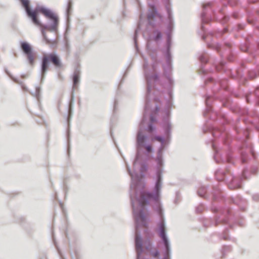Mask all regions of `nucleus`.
I'll list each match as a JSON object with an SVG mask.
<instances>
[{
  "label": "nucleus",
  "mask_w": 259,
  "mask_h": 259,
  "mask_svg": "<svg viewBox=\"0 0 259 259\" xmlns=\"http://www.w3.org/2000/svg\"><path fill=\"white\" fill-rule=\"evenodd\" d=\"M215 175L217 179L219 181H224L228 179L226 172L223 170H218Z\"/></svg>",
  "instance_id": "dca6fc26"
},
{
  "label": "nucleus",
  "mask_w": 259,
  "mask_h": 259,
  "mask_svg": "<svg viewBox=\"0 0 259 259\" xmlns=\"http://www.w3.org/2000/svg\"><path fill=\"white\" fill-rule=\"evenodd\" d=\"M152 59H153V60L154 59V56H152Z\"/></svg>",
  "instance_id": "69168bd1"
},
{
  "label": "nucleus",
  "mask_w": 259,
  "mask_h": 259,
  "mask_svg": "<svg viewBox=\"0 0 259 259\" xmlns=\"http://www.w3.org/2000/svg\"><path fill=\"white\" fill-rule=\"evenodd\" d=\"M159 251L158 249H156L154 252H151V254L154 257H158L159 255Z\"/></svg>",
  "instance_id": "f704fd0d"
},
{
  "label": "nucleus",
  "mask_w": 259,
  "mask_h": 259,
  "mask_svg": "<svg viewBox=\"0 0 259 259\" xmlns=\"http://www.w3.org/2000/svg\"><path fill=\"white\" fill-rule=\"evenodd\" d=\"M227 28H224L223 30L219 31L217 33L215 34L216 37H220L221 36L222 33H225L227 31Z\"/></svg>",
  "instance_id": "c9c22d12"
},
{
  "label": "nucleus",
  "mask_w": 259,
  "mask_h": 259,
  "mask_svg": "<svg viewBox=\"0 0 259 259\" xmlns=\"http://www.w3.org/2000/svg\"><path fill=\"white\" fill-rule=\"evenodd\" d=\"M236 132L238 134H243V138L238 137V139L240 140L241 142V146L240 148V153L241 155V159L242 163L246 162L249 157L251 155L253 158H255L254 152L251 147L248 144L246 143V140L248 138V132L247 131L236 128Z\"/></svg>",
  "instance_id": "39448f33"
},
{
  "label": "nucleus",
  "mask_w": 259,
  "mask_h": 259,
  "mask_svg": "<svg viewBox=\"0 0 259 259\" xmlns=\"http://www.w3.org/2000/svg\"><path fill=\"white\" fill-rule=\"evenodd\" d=\"M213 80V79L212 78H209V79H208L206 81H205V83H207L208 82H211Z\"/></svg>",
  "instance_id": "864d4df0"
},
{
  "label": "nucleus",
  "mask_w": 259,
  "mask_h": 259,
  "mask_svg": "<svg viewBox=\"0 0 259 259\" xmlns=\"http://www.w3.org/2000/svg\"><path fill=\"white\" fill-rule=\"evenodd\" d=\"M258 75H259V69L258 70L257 72L253 70L248 71V76L250 79L255 78Z\"/></svg>",
  "instance_id": "5701e85b"
},
{
  "label": "nucleus",
  "mask_w": 259,
  "mask_h": 259,
  "mask_svg": "<svg viewBox=\"0 0 259 259\" xmlns=\"http://www.w3.org/2000/svg\"><path fill=\"white\" fill-rule=\"evenodd\" d=\"M156 63H153L152 64L153 71L155 73L153 74H150L147 70V67L148 65V61L145 60L143 64L145 76L147 81V91L143 116L139 124V130L136 137V147L137 152L136 158L134 162V166L141 159L143 154L148 155L153 152V149L152 145L147 144V142L148 139V136L146 135L143 134L142 131L144 128L145 121L147 120V114L150 108V100L149 99L150 93L153 87L154 83L159 80V76L158 74L156 73Z\"/></svg>",
  "instance_id": "f03ea898"
},
{
  "label": "nucleus",
  "mask_w": 259,
  "mask_h": 259,
  "mask_svg": "<svg viewBox=\"0 0 259 259\" xmlns=\"http://www.w3.org/2000/svg\"><path fill=\"white\" fill-rule=\"evenodd\" d=\"M130 197L133 215L135 221V249L137 252V259H141V255L143 251V248L142 238L139 232V228L140 226L146 227L147 226V219L143 213V208L140 210L137 209L132 192H130Z\"/></svg>",
  "instance_id": "20e7f679"
},
{
  "label": "nucleus",
  "mask_w": 259,
  "mask_h": 259,
  "mask_svg": "<svg viewBox=\"0 0 259 259\" xmlns=\"http://www.w3.org/2000/svg\"><path fill=\"white\" fill-rule=\"evenodd\" d=\"M140 24H138L137 28L135 30V34H134V43H135V47H136L137 49V33H138V31L140 30Z\"/></svg>",
  "instance_id": "a878e982"
},
{
  "label": "nucleus",
  "mask_w": 259,
  "mask_h": 259,
  "mask_svg": "<svg viewBox=\"0 0 259 259\" xmlns=\"http://www.w3.org/2000/svg\"><path fill=\"white\" fill-rule=\"evenodd\" d=\"M256 171H257V169H254V170H253L252 171V172H253V174H255V173L256 172Z\"/></svg>",
  "instance_id": "13d9d810"
},
{
  "label": "nucleus",
  "mask_w": 259,
  "mask_h": 259,
  "mask_svg": "<svg viewBox=\"0 0 259 259\" xmlns=\"http://www.w3.org/2000/svg\"><path fill=\"white\" fill-rule=\"evenodd\" d=\"M70 7V4H67V9H66V12H67V13H69Z\"/></svg>",
  "instance_id": "8fccbe9b"
},
{
  "label": "nucleus",
  "mask_w": 259,
  "mask_h": 259,
  "mask_svg": "<svg viewBox=\"0 0 259 259\" xmlns=\"http://www.w3.org/2000/svg\"><path fill=\"white\" fill-rule=\"evenodd\" d=\"M219 83L222 89L227 90V80L226 79L219 80Z\"/></svg>",
  "instance_id": "393cba45"
},
{
  "label": "nucleus",
  "mask_w": 259,
  "mask_h": 259,
  "mask_svg": "<svg viewBox=\"0 0 259 259\" xmlns=\"http://www.w3.org/2000/svg\"><path fill=\"white\" fill-rule=\"evenodd\" d=\"M165 138L161 136H155L154 139L160 142L156 158L157 165L155 174L153 176L154 185L151 191L144 190L145 185L137 172H132L128 166H126L128 174L131 177L130 193L133 194V200L136 204L137 209L143 208V213L146 215V205L150 202L153 203V208L159 217L160 222L158 224L157 231L161 239L164 248L170 247L169 240L167 236L166 226L163 215V210L161 203V193L163 185L162 174L163 172V151L169 143L171 130H164Z\"/></svg>",
  "instance_id": "f257e3e1"
},
{
  "label": "nucleus",
  "mask_w": 259,
  "mask_h": 259,
  "mask_svg": "<svg viewBox=\"0 0 259 259\" xmlns=\"http://www.w3.org/2000/svg\"><path fill=\"white\" fill-rule=\"evenodd\" d=\"M212 136L215 138H220L222 142L225 144H229L228 139L229 136L225 130H221L218 128H214L211 131Z\"/></svg>",
  "instance_id": "9d476101"
},
{
  "label": "nucleus",
  "mask_w": 259,
  "mask_h": 259,
  "mask_svg": "<svg viewBox=\"0 0 259 259\" xmlns=\"http://www.w3.org/2000/svg\"><path fill=\"white\" fill-rule=\"evenodd\" d=\"M156 121V117L154 116H153L152 114H151L150 115V121H151L150 123H153V122H155Z\"/></svg>",
  "instance_id": "a19ab883"
},
{
  "label": "nucleus",
  "mask_w": 259,
  "mask_h": 259,
  "mask_svg": "<svg viewBox=\"0 0 259 259\" xmlns=\"http://www.w3.org/2000/svg\"><path fill=\"white\" fill-rule=\"evenodd\" d=\"M207 46L208 48L213 49L217 51L218 52H220L222 50L224 49L225 46H223L222 45L215 42H211V44H208Z\"/></svg>",
  "instance_id": "f3484780"
},
{
  "label": "nucleus",
  "mask_w": 259,
  "mask_h": 259,
  "mask_svg": "<svg viewBox=\"0 0 259 259\" xmlns=\"http://www.w3.org/2000/svg\"><path fill=\"white\" fill-rule=\"evenodd\" d=\"M213 3L212 2H209L203 4V12L201 14V28L204 30V25L207 23L210 20L209 14H208V9H211Z\"/></svg>",
  "instance_id": "1a4fd4ad"
},
{
  "label": "nucleus",
  "mask_w": 259,
  "mask_h": 259,
  "mask_svg": "<svg viewBox=\"0 0 259 259\" xmlns=\"http://www.w3.org/2000/svg\"><path fill=\"white\" fill-rule=\"evenodd\" d=\"M162 259H171V248H164Z\"/></svg>",
  "instance_id": "aec40b11"
},
{
  "label": "nucleus",
  "mask_w": 259,
  "mask_h": 259,
  "mask_svg": "<svg viewBox=\"0 0 259 259\" xmlns=\"http://www.w3.org/2000/svg\"><path fill=\"white\" fill-rule=\"evenodd\" d=\"M68 137H69V134H68ZM68 141H69V137H68Z\"/></svg>",
  "instance_id": "e2e57ef3"
},
{
  "label": "nucleus",
  "mask_w": 259,
  "mask_h": 259,
  "mask_svg": "<svg viewBox=\"0 0 259 259\" xmlns=\"http://www.w3.org/2000/svg\"><path fill=\"white\" fill-rule=\"evenodd\" d=\"M235 2L234 3V0H228V2L231 5L234 6V5H237L238 2V0H235Z\"/></svg>",
  "instance_id": "ea45409f"
},
{
  "label": "nucleus",
  "mask_w": 259,
  "mask_h": 259,
  "mask_svg": "<svg viewBox=\"0 0 259 259\" xmlns=\"http://www.w3.org/2000/svg\"><path fill=\"white\" fill-rule=\"evenodd\" d=\"M206 191V188L205 186H202L198 190V195L200 197H204Z\"/></svg>",
  "instance_id": "4be33fe9"
},
{
  "label": "nucleus",
  "mask_w": 259,
  "mask_h": 259,
  "mask_svg": "<svg viewBox=\"0 0 259 259\" xmlns=\"http://www.w3.org/2000/svg\"><path fill=\"white\" fill-rule=\"evenodd\" d=\"M171 46V39L167 40L166 41V52L165 55H169V56H171L170 50Z\"/></svg>",
  "instance_id": "bb28decb"
},
{
  "label": "nucleus",
  "mask_w": 259,
  "mask_h": 259,
  "mask_svg": "<svg viewBox=\"0 0 259 259\" xmlns=\"http://www.w3.org/2000/svg\"><path fill=\"white\" fill-rule=\"evenodd\" d=\"M21 84V88L23 91H28L27 88L22 82L19 83Z\"/></svg>",
  "instance_id": "37998d69"
},
{
  "label": "nucleus",
  "mask_w": 259,
  "mask_h": 259,
  "mask_svg": "<svg viewBox=\"0 0 259 259\" xmlns=\"http://www.w3.org/2000/svg\"><path fill=\"white\" fill-rule=\"evenodd\" d=\"M6 72L9 76V77H11V78L14 81H15L16 82L19 83L18 80L16 79L13 78L8 71L6 70Z\"/></svg>",
  "instance_id": "c03bdc74"
},
{
  "label": "nucleus",
  "mask_w": 259,
  "mask_h": 259,
  "mask_svg": "<svg viewBox=\"0 0 259 259\" xmlns=\"http://www.w3.org/2000/svg\"><path fill=\"white\" fill-rule=\"evenodd\" d=\"M117 105V101L116 100H115L114 103V108H113L114 111H115V110L116 109Z\"/></svg>",
  "instance_id": "de8ad7c7"
},
{
  "label": "nucleus",
  "mask_w": 259,
  "mask_h": 259,
  "mask_svg": "<svg viewBox=\"0 0 259 259\" xmlns=\"http://www.w3.org/2000/svg\"><path fill=\"white\" fill-rule=\"evenodd\" d=\"M40 91V88L36 87L35 92H30V94L36 99L38 103L40 102V99L41 97Z\"/></svg>",
  "instance_id": "a211bd4d"
},
{
  "label": "nucleus",
  "mask_w": 259,
  "mask_h": 259,
  "mask_svg": "<svg viewBox=\"0 0 259 259\" xmlns=\"http://www.w3.org/2000/svg\"><path fill=\"white\" fill-rule=\"evenodd\" d=\"M240 50L243 52H246L248 50V45L246 43L240 46Z\"/></svg>",
  "instance_id": "473e14b6"
},
{
  "label": "nucleus",
  "mask_w": 259,
  "mask_h": 259,
  "mask_svg": "<svg viewBox=\"0 0 259 259\" xmlns=\"http://www.w3.org/2000/svg\"><path fill=\"white\" fill-rule=\"evenodd\" d=\"M224 65L223 63H221L220 65L216 66V70L218 71H220L221 70L224 69Z\"/></svg>",
  "instance_id": "e433bc0d"
},
{
  "label": "nucleus",
  "mask_w": 259,
  "mask_h": 259,
  "mask_svg": "<svg viewBox=\"0 0 259 259\" xmlns=\"http://www.w3.org/2000/svg\"><path fill=\"white\" fill-rule=\"evenodd\" d=\"M202 207H203V206H202L197 207L196 208V212L198 213L201 212L203 209Z\"/></svg>",
  "instance_id": "a18cd8bd"
},
{
  "label": "nucleus",
  "mask_w": 259,
  "mask_h": 259,
  "mask_svg": "<svg viewBox=\"0 0 259 259\" xmlns=\"http://www.w3.org/2000/svg\"><path fill=\"white\" fill-rule=\"evenodd\" d=\"M213 197H214V199H217L215 194H213Z\"/></svg>",
  "instance_id": "052dcab7"
},
{
  "label": "nucleus",
  "mask_w": 259,
  "mask_h": 259,
  "mask_svg": "<svg viewBox=\"0 0 259 259\" xmlns=\"http://www.w3.org/2000/svg\"><path fill=\"white\" fill-rule=\"evenodd\" d=\"M254 95L257 100V103L259 104V86L256 88L254 91Z\"/></svg>",
  "instance_id": "72a5a7b5"
},
{
  "label": "nucleus",
  "mask_w": 259,
  "mask_h": 259,
  "mask_svg": "<svg viewBox=\"0 0 259 259\" xmlns=\"http://www.w3.org/2000/svg\"><path fill=\"white\" fill-rule=\"evenodd\" d=\"M225 47H228V48H230L231 47V44L229 42H226L225 44Z\"/></svg>",
  "instance_id": "09e8293b"
},
{
  "label": "nucleus",
  "mask_w": 259,
  "mask_h": 259,
  "mask_svg": "<svg viewBox=\"0 0 259 259\" xmlns=\"http://www.w3.org/2000/svg\"><path fill=\"white\" fill-rule=\"evenodd\" d=\"M144 245L145 248L147 250H150V249L151 248V244L150 243V241L149 240H147L146 241H145Z\"/></svg>",
  "instance_id": "2f4dec72"
},
{
  "label": "nucleus",
  "mask_w": 259,
  "mask_h": 259,
  "mask_svg": "<svg viewBox=\"0 0 259 259\" xmlns=\"http://www.w3.org/2000/svg\"><path fill=\"white\" fill-rule=\"evenodd\" d=\"M246 170H244L242 176L240 178L232 177L231 181L228 184V187L230 189H235L241 187V181L243 179H246Z\"/></svg>",
  "instance_id": "f8f14e48"
},
{
  "label": "nucleus",
  "mask_w": 259,
  "mask_h": 259,
  "mask_svg": "<svg viewBox=\"0 0 259 259\" xmlns=\"http://www.w3.org/2000/svg\"><path fill=\"white\" fill-rule=\"evenodd\" d=\"M162 33L159 30H155L153 31V39L155 41H157L162 38Z\"/></svg>",
  "instance_id": "6ab92c4d"
},
{
  "label": "nucleus",
  "mask_w": 259,
  "mask_h": 259,
  "mask_svg": "<svg viewBox=\"0 0 259 259\" xmlns=\"http://www.w3.org/2000/svg\"><path fill=\"white\" fill-rule=\"evenodd\" d=\"M224 239L225 240H227V239H228L227 236H224Z\"/></svg>",
  "instance_id": "bf43d9fd"
},
{
  "label": "nucleus",
  "mask_w": 259,
  "mask_h": 259,
  "mask_svg": "<svg viewBox=\"0 0 259 259\" xmlns=\"http://www.w3.org/2000/svg\"><path fill=\"white\" fill-rule=\"evenodd\" d=\"M244 26L242 24H239L237 26V30L242 29Z\"/></svg>",
  "instance_id": "49530a36"
},
{
  "label": "nucleus",
  "mask_w": 259,
  "mask_h": 259,
  "mask_svg": "<svg viewBox=\"0 0 259 259\" xmlns=\"http://www.w3.org/2000/svg\"><path fill=\"white\" fill-rule=\"evenodd\" d=\"M80 70L77 68L75 70L73 74L72 80H73V88H76L77 84L79 82L80 79Z\"/></svg>",
  "instance_id": "2eb2a0df"
},
{
  "label": "nucleus",
  "mask_w": 259,
  "mask_h": 259,
  "mask_svg": "<svg viewBox=\"0 0 259 259\" xmlns=\"http://www.w3.org/2000/svg\"><path fill=\"white\" fill-rule=\"evenodd\" d=\"M252 199L253 200H254L255 201H259V194H255L253 195Z\"/></svg>",
  "instance_id": "4c0bfd02"
},
{
  "label": "nucleus",
  "mask_w": 259,
  "mask_h": 259,
  "mask_svg": "<svg viewBox=\"0 0 259 259\" xmlns=\"http://www.w3.org/2000/svg\"><path fill=\"white\" fill-rule=\"evenodd\" d=\"M156 17H159L160 19L161 18V16L158 13L156 7L154 5H151L147 15V19L150 25H154V24L151 22V20Z\"/></svg>",
  "instance_id": "ddd939ff"
},
{
  "label": "nucleus",
  "mask_w": 259,
  "mask_h": 259,
  "mask_svg": "<svg viewBox=\"0 0 259 259\" xmlns=\"http://www.w3.org/2000/svg\"><path fill=\"white\" fill-rule=\"evenodd\" d=\"M147 170V166L145 164H142L141 165L140 171L141 176H144V173Z\"/></svg>",
  "instance_id": "cd10ccee"
},
{
  "label": "nucleus",
  "mask_w": 259,
  "mask_h": 259,
  "mask_svg": "<svg viewBox=\"0 0 259 259\" xmlns=\"http://www.w3.org/2000/svg\"><path fill=\"white\" fill-rule=\"evenodd\" d=\"M20 47L23 53L26 56L29 63L30 65H33L35 55L31 46L27 42L22 41L21 42Z\"/></svg>",
  "instance_id": "6e6552de"
},
{
  "label": "nucleus",
  "mask_w": 259,
  "mask_h": 259,
  "mask_svg": "<svg viewBox=\"0 0 259 259\" xmlns=\"http://www.w3.org/2000/svg\"><path fill=\"white\" fill-rule=\"evenodd\" d=\"M232 16H233V17L235 19H236V18H238V15H237V14H236V13H234V14H232Z\"/></svg>",
  "instance_id": "5fc2aeb1"
},
{
  "label": "nucleus",
  "mask_w": 259,
  "mask_h": 259,
  "mask_svg": "<svg viewBox=\"0 0 259 259\" xmlns=\"http://www.w3.org/2000/svg\"><path fill=\"white\" fill-rule=\"evenodd\" d=\"M171 33L169 31H166V34L167 35V40H169L171 39Z\"/></svg>",
  "instance_id": "58836bf2"
},
{
  "label": "nucleus",
  "mask_w": 259,
  "mask_h": 259,
  "mask_svg": "<svg viewBox=\"0 0 259 259\" xmlns=\"http://www.w3.org/2000/svg\"><path fill=\"white\" fill-rule=\"evenodd\" d=\"M257 47H258V48L259 49V42H258V44H257Z\"/></svg>",
  "instance_id": "0e129e2a"
},
{
  "label": "nucleus",
  "mask_w": 259,
  "mask_h": 259,
  "mask_svg": "<svg viewBox=\"0 0 259 259\" xmlns=\"http://www.w3.org/2000/svg\"><path fill=\"white\" fill-rule=\"evenodd\" d=\"M50 62L56 67L61 66L60 60L56 53H53L44 55L42 58L40 67L41 82L43 81L45 77L46 74L49 68Z\"/></svg>",
  "instance_id": "423d86ee"
},
{
  "label": "nucleus",
  "mask_w": 259,
  "mask_h": 259,
  "mask_svg": "<svg viewBox=\"0 0 259 259\" xmlns=\"http://www.w3.org/2000/svg\"><path fill=\"white\" fill-rule=\"evenodd\" d=\"M166 11H167L168 20H171V19H173L172 12H171L170 8H169V7L167 6L166 7Z\"/></svg>",
  "instance_id": "c85d7f7f"
},
{
  "label": "nucleus",
  "mask_w": 259,
  "mask_h": 259,
  "mask_svg": "<svg viewBox=\"0 0 259 259\" xmlns=\"http://www.w3.org/2000/svg\"><path fill=\"white\" fill-rule=\"evenodd\" d=\"M24 8L27 16L32 23L41 29L44 39L47 43H50L47 37L46 31L54 33L56 35L58 32L59 18L51 10L44 7L37 6L34 10H31L29 7V0H19Z\"/></svg>",
  "instance_id": "7ed1b4c3"
},
{
  "label": "nucleus",
  "mask_w": 259,
  "mask_h": 259,
  "mask_svg": "<svg viewBox=\"0 0 259 259\" xmlns=\"http://www.w3.org/2000/svg\"><path fill=\"white\" fill-rule=\"evenodd\" d=\"M221 19H223V21L224 22H226L228 21L229 17L228 16L225 15V16H223L222 18H221Z\"/></svg>",
  "instance_id": "79ce46f5"
},
{
  "label": "nucleus",
  "mask_w": 259,
  "mask_h": 259,
  "mask_svg": "<svg viewBox=\"0 0 259 259\" xmlns=\"http://www.w3.org/2000/svg\"><path fill=\"white\" fill-rule=\"evenodd\" d=\"M174 26V23L173 19H171V20H168V24L167 26V30L169 31L170 32H172Z\"/></svg>",
  "instance_id": "b1692460"
},
{
  "label": "nucleus",
  "mask_w": 259,
  "mask_h": 259,
  "mask_svg": "<svg viewBox=\"0 0 259 259\" xmlns=\"http://www.w3.org/2000/svg\"><path fill=\"white\" fill-rule=\"evenodd\" d=\"M160 109V107L158 105H156L155 106V112H157Z\"/></svg>",
  "instance_id": "603ef678"
},
{
  "label": "nucleus",
  "mask_w": 259,
  "mask_h": 259,
  "mask_svg": "<svg viewBox=\"0 0 259 259\" xmlns=\"http://www.w3.org/2000/svg\"><path fill=\"white\" fill-rule=\"evenodd\" d=\"M205 38H206V36H202V38H203V39H205Z\"/></svg>",
  "instance_id": "680f3d73"
},
{
  "label": "nucleus",
  "mask_w": 259,
  "mask_h": 259,
  "mask_svg": "<svg viewBox=\"0 0 259 259\" xmlns=\"http://www.w3.org/2000/svg\"><path fill=\"white\" fill-rule=\"evenodd\" d=\"M166 64L163 65V74L167 79L169 87H172L174 84V80L171 77L170 74L172 70V59L171 56L165 55Z\"/></svg>",
  "instance_id": "0eeeda50"
},
{
  "label": "nucleus",
  "mask_w": 259,
  "mask_h": 259,
  "mask_svg": "<svg viewBox=\"0 0 259 259\" xmlns=\"http://www.w3.org/2000/svg\"><path fill=\"white\" fill-rule=\"evenodd\" d=\"M212 147L215 152V153L214 155V159L217 163H219L220 161L218 159V157H219L220 156V154H219V151L217 148V147L215 146V144L214 142H212Z\"/></svg>",
  "instance_id": "412c9836"
},
{
  "label": "nucleus",
  "mask_w": 259,
  "mask_h": 259,
  "mask_svg": "<svg viewBox=\"0 0 259 259\" xmlns=\"http://www.w3.org/2000/svg\"><path fill=\"white\" fill-rule=\"evenodd\" d=\"M199 59L202 63H206L207 62V57L206 55H201L200 56Z\"/></svg>",
  "instance_id": "c756f323"
},
{
  "label": "nucleus",
  "mask_w": 259,
  "mask_h": 259,
  "mask_svg": "<svg viewBox=\"0 0 259 259\" xmlns=\"http://www.w3.org/2000/svg\"><path fill=\"white\" fill-rule=\"evenodd\" d=\"M216 211H219L221 213V215L217 217L215 225H218L220 224H226L228 221V218L227 215L230 213V210L226 208L224 209L215 210Z\"/></svg>",
  "instance_id": "9b49d317"
},
{
  "label": "nucleus",
  "mask_w": 259,
  "mask_h": 259,
  "mask_svg": "<svg viewBox=\"0 0 259 259\" xmlns=\"http://www.w3.org/2000/svg\"><path fill=\"white\" fill-rule=\"evenodd\" d=\"M212 99L210 96H207L205 99L206 109L203 113L204 116H207V114L212 111L211 103Z\"/></svg>",
  "instance_id": "4468645a"
},
{
  "label": "nucleus",
  "mask_w": 259,
  "mask_h": 259,
  "mask_svg": "<svg viewBox=\"0 0 259 259\" xmlns=\"http://www.w3.org/2000/svg\"><path fill=\"white\" fill-rule=\"evenodd\" d=\"M155 129L152 123H149L146 130L148 132H152Z\"/></svg>",
  "instance_id": "7c9ffc66"
},
{
  "label": "nucleus",
  "mask_w": 259,
  "mask_h": 259,
  "mask_svg": "<svg viewBox=\"0 0 259 259\" xmlns=\"http://www.w3.org/2000/svg\"><path fill=\"white\" fill-rule=\"evenodd\" d=\"M226 160L228 162H231V159L229 157L226 158Z\"/></svg>",
  "instance_id": "6e6d98bb"
},
{
  "label": "nucleus",
  "mask_w": 259,
  "mask_h": 259,
  "mask_svg": "<svg viewBox=\"0 0 259 259\" xmlns=\"http://www.w3.org/2000/svg\"><path fill=\"white\" fill-rule=\"evenodd\" d=\"M246 101L248 103L249 102V97L248 96H247L246 97Z\"/></svg>",
  "instance_id": "4d7b16f0"
},
{
  "label": "nucleus",
  "mask_w": 259,
  "mask_h": 259,
  "mask_svg": "<svg viewBox=\"0 0 259 259\" xmlns=\"http://www.w3.org/2000/svg\"><path fill=\"white\" fill-rule=\"evenodd\" d=\"M223 122L224 123L225 122H227V118H226V117L225 116V115H223Z\"/></svg>",
  "instance_id": "3c124183"
}]
</instances>
